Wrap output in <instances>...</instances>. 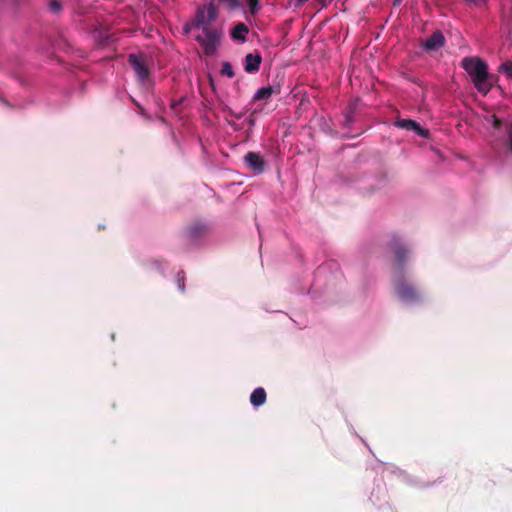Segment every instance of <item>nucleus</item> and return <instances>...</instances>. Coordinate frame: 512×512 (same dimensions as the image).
Listing matches in <instances>:
<instances>
[{"label": "nucleus", "mask_w": 512, "mask_h": 512, "mask_svg": "<svg viewBox=\"0 0 512 512\" xmlns=\"http://www.w3.org/2000/svg\"><path fill=\"white\" fill-rule=\"evenodd\" d=\"M390 249L394 253L395 263L393 270V286L398 298L407 303L420 300L418 290L405 279V265L408 260L409 250L402 244L399 238H392Z\"/></svg>", "instance_id": "f257e3e1"}, {"label": "nucleus", "mask_w": 512, "mask_h": 512, "mask_svg": "<svg viewBox=\"0 0 512 512\" xmlns=\"http://www.w3.org/2000/svg\"><path fill=\"white\" fill-rule=\"evenodd\" d=\"M462 68L470 76L477 91L486 95L492 88L487 63L479 57H465L461 61Z\"/></svg>", "instance_id": "f03ea898"}, {"label": "nucleus", "mask_w": 512, "mask_h": 512, "mask_svg": "<svg viewBox=\"0 0 512 512\" xmlns=\"http://www.w3.org/2000/svg\"><path fill=\"white\" fill-rule=\"evenodd\" d=\"M222 38V31L217 27L205 25L202 34L196 37L198 43L202 46L206 56H212L216 53Z\"/></svg>", "instance_id": "7ed1b4c3"}, {"label": "nucleus", "mask_w": 512, "mask_h": 512, "mask_svg": "<svg viewBox=\"0 0 512 512\" xmlns=\"http://www.w3.org/2000/svg\"><path fill=\"white\" fill-rule=\"evenodd\" d=\"M217 17V6L211 3L207 8H199L193 25L201 30L205 25H210Z\"/></svg>", "instance_id": "20e7f679"}, {"label": "nucleus", "mask_w": 512, "mask_h": 512, "mask_svg": "<svg viewBox=\"0 0 512 512\" xmlns=\"http://www.w3.org/2000/svg\"><path fill=\"white\" fill-rule=\"evenodd\" d=\"M129 64L132 66L133 70L136 73L137 78L140 82H145L150 75L149 68L147 66V61L145 57L142 55L130 54L129 55Z\"/></svg>", "instance_id": "39448f33"}, {"label": "nucleus", "mask_w": 512, "mask_h": 512, "mask_svg": "<svg viewBox=\"0 0 512 512\" xmlns=\"http://www.w3.org/2000/svg\"><path fill=\"white\" fill-rule=\"evenodd\" d=\"M244 161L254 174H261L265 169V161L259 153L248 152L244 156Z\"/></svg>", "instance_id": "423d86ee"}, {"label": "nucleus", "mask_w": 512, "mask_h": 512, "mask_svg": "<svg viewBox=\"0 0 512 512\" xmlns=\"http://www.w3.org/2000/svg\"><path fill=\"white\" fill-rule=\"evenodd\" d=\"M445 44V37L440 30L434 31L425 41L422 43V47L426 51H434L438 48L443 47Z\"/></svg>", "instance_id": "0eeeda50"}, {"label": "nucleus", "mask_w": 512, "mask_h": 512, "mask_svg": "<svg viewBox=\"0 0 512 512\" xmlns=\"http://www.w3.org/2000/svg\"><path fill=\"white\" fill-rule=\"evenodd\" d=\"M281 92L280 84L276 85H268L265 87H261L257 90V92L253 96L254 101L258 100H268L272 95H278Z\"/></svg>", "instance_id": "6e6552de"}, {"label": "nucleus", "mask_w": 512, "mask_h": 512, "mask_svg": "<svg viewBox=\"0 0 512 512\" xmlns=\"http://www.w3.org/2000/svg\"><path fill=\"white\" fill-rule=\"evenodd\" d=\"M395 125L399 128L406 129V130H413L416 132L417 135L422 137L428 136V131L423 129L416 121L411 119H398L395 122Z\"/></svg>", "instance_id": "1a4fd4ad"}, {"label": "nucleus", "mask_w": 512, "mask_h": 512, "mask_svg": "<svg viewBox=\"0 0 512 512\" xmlns=\"http://www.w3.org/2000/svg\"><path fill=\"white\" fill-rule=\"evenodd\" d=\"M262 57L259 53H249L245 56L244 70L247 73H255L259 70Z\"/></svg>", "instance_id": "9d476101"}, {"label": "nucleus", "mask_w": 512, "mask_h": 512, "mask_svg": "<svg viewBox=\"0 0 512 512\" xmlns=\"http://www.w3.org/2000/svg\"><path fill=\"white\" fill-rule=\"evenodd\" d=\"M209 231V227L202 221L193 222L187 229V235L191 239L200 238Z\"/></svg>", "instance_id": "9b49d317"}, {"label": "nucleus", "mask_w": 512, "mask_h": 512, "mask_svg": "<svg viewBox=\"0 0 512 512\" xmlns=\"http://www.w3.org/2000/svg\"><path fill=\"white\" fill-rule=\"evenodd\" d=\"M212 3L218 8H222L228 12H233L242 8L241 0H212Z\"/></svg>", "instance_id": "f8f14e48"}, {"label": "nucleus", "mask_w": 512, "mask_h": 512, "mask_svg": "<svg viewBox=\"0 0 512 512\" xmlns=\"http://www.w3.org/2000/svg\"><path fill=\"white\" fill-rule=\"evenodd\" d=\"M249 32V28L246 24L239 22L237 23L231 31V37L234 40H238L241 42L246 41V34Z\"/></svg>", "instance_id": "ddd939ff"}, {"label": "nucleus", "mask_w": 512, "mask_h": 512, "mask_svg": "<svg viewBox=\"0 0 512 512\" xmlns=\"http://www.w3.org/2000/svg\"><path fill=\"white\" fill-rule=\"evenodd\" d=\"M266 391L262 387L256 388L250 395V402L253 406L258 407L265 403Z\"/></svg>", "instance_id": "4468645a"}, {"label": "nucleus", "mask_w": 512, "mask_h": 512, "mask_svg": "<svg viewBox=\"0 0 512 512\" xmlns=\"http://www.w3.org/2000/svg\"><path fill=\"white\" fill-rule=\"evenodd\" d=\"M222 75H225L229 78H233L235 76V73L233 71L232 64L228 61H225L222 63V69L220 71Z\"/></svg>", "instance_id": "2eb2a0df"}, {"label": "nucleus", "mask_w": 512, "mask_h": 512, "mask_svg": "<svg viewBox=\"0 0 512 512\" xmlns=\"http://www.w3.org/2000/svg\"><path fill=\"white\" fill-rule=\"evenodd\" d=\"M499 72L504 73L508 78L512 79V61H506L499 67Z\"/></svg>", "instance_id": "dca6fc26"}, {"label": "nucleus", "mask_w": 512, "mask_h": 512, "mask_svg": "<svg viewBox=\"0 0 512 512\" xmlns=\"http://www.w3.org/2000/svg\"><path fill=\"white\" fill-rule=\"evenodd\" d=\"M246 4L248 5L252 15H255L259 10V0H246Z\"/></svg>", "instance_id": "f3484780"}, {"label": "nucleus", "mask_w": 512, "mask_h": 512, "mask_svg": "<svg viewBox=\"0 0 512 512\" xmlns=\"http://www.w3.org/2000/svg\"><path fill=\"white\" fill-rule=\"evenodd\" d=\"M184 280H185L184 271H179L177 274V285H178L179 290L182 292L185 291Z\"/></svg>", "instance_id": "a211bd4d"}, {"label": "nucleus", "mask_w": 512, "mask_h": 512, "mask_svg": "<svg viewBox=\"0 0 512 512\" xmlns=\"http://www.w3.org/2000/svg\"><path fill=\"white\" fill-rule=\"evenodd\" d=\"M49 9L53 13H59L62 10V5L58 0H51L49 3Z\"/></svg>", "instance_id": "6ab92c4d"}, {"label": "nucleus", "mask_w": 512, "mask_h": 512, "mask_svg": "<svg viewBox=\"0 0 512 512\" xmlns=\"http://www.w3.org/2000/svg\"><path fill=\"white\" fill-rule=\"evenodd\" d=\"M508 143H509V149L510 151L512 152V124L510 125L509 127V130H508Z\"/></svg>", "instance_id": "aec40b11"}, {"label": "nucleus", "mask_w": 512, "mask_h": 512, "mask_svg": "<svg viewBox=\"0 0 512 512\" xmlns=\"http://www.w3.org/2000/svg\"><path fill=\"white\" fill-rule=\"evenodd\" d=\"M502 125V121L497 118L496 116H493V127L496 129H499Z\"/></svg>", "instance_id": "412c9836"}, {"label": "nucleus", "mask_w": 512, "mask_h": 512, "mask_svg": "<svg viewBox=\"0 0 512 512\" xmlns=\"http://www.w3.org/2000/svg\"><path fill=\"white\" fill-rule=\"evenodd\" d=\"M228 112L231 116L235 117L236 119H240L244 115V113H235L231 109H228Z\"/></svg>", "instance_id": "4be33fe9"}, {"label": "nucleus", "mask_w": 512, "mask_h": 512, "mask_svg": "<svg viewBox=\"0 0 512 512\" xmlns=\"http://www.w3.org/2000/svg\"><path fill=\"white\" fill-rule=\"evenodd\" d=\"M353 121V118H352V109L349 111V113L346 114V119H345V123L348 125L350 123H352Z\"/></svg>", "instance_id": "5701e85b"}, {"label": "nucleus", "mask_w": 512, "mask_h": 512, "mask_svg": "<svg viewBox=\"0 0 512 512\" xmlns=\"http://www.w3.org/2000/svg\"><path fill=\"white\" fill-rule=\"evenodd\" d=\"M18 0H5V2H11L12 4L16 3ZM4 2V0H2Z\"/></svg>", "instance_id": "b1692460"}, {"label": "nucleus", "mask_w": 512, "mask_h": 512, "mask_svg": "<svg viewBox=\"0 0 512 512\" xmlns=\"http://www.w3.org/2000/svg\"><path fill=\"white\" fill-rule=\"evenodd\" d=\"M184 29H185V32L188 33L190 31L189 25H186Z\"/></svg>", "instance_id": "393cba45"}]
</instances>
